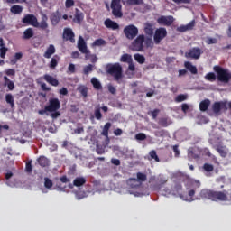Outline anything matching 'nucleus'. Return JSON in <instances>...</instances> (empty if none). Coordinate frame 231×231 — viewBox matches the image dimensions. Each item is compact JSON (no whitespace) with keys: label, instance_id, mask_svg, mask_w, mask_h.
I'll use <instances>...</instances> for the list:
<instances>
[{"label":"nucleus","instance_id":"f257e3e1","mask_svg":"<svg viewBox=\"0 0 231 231\" xmlns=\"http://www.w3.org/2000/svg\"><path fill=\"white\" fill-rule=\"evenodd\" d=\"M214 71L217 73V76L214 72H208L205 76V79L208 80V82H216V79L219 82H223L224 84H228L231 80V72L227 69H223L221 66H214Z\"/></svg>","mask_w":231,"mask_h":231},{"label":"nucleus","instance_id":"f03ea898","mask_svg":"<svg viewBox=\"0 0 231 231\" xmlns=\"http://www.w3.org/2000/svg\"><path fill=\"white\" fill-rule=\"evenodd\" d=\"M146 48H153L154 47V42H152V39L151 38H146L144 34H139L136 39H134L131 45H130V50L132 51H143L145 46Z\"/></svg>","mask_w":231,"mask_h":231},{"label":"nucleus","instance_id":"7ed1b4c3","mask_svg":"<svg viewBox=\"0 0 231 231\" xmlns=\"http://www.w3.org/2000/svg\"><path fill=\"white\" fill-rule=\"evenodd\" d=\"M199 199H210L211 201H227L228 196L223 191H214L204 189L199 192Z\"/></svg>","mask_w":231,"mask_h":231},{"label":"nucleus","instance_id":"20e7f679","mask_svg":"<svg viewBox=\"0 0 231 231\" xmlns=\"http://www.w3.org/2000/svg\"><path fill=\"white\" fill-rule=\"evenodd\" d=\"M106 73L108 75H111V77H114L116 82H119V80H122V79H124V70L120 63L107 64Z\"/></svg>","mask_w":231,"mask_h":231},{"label":"nucleus","instance_id":"39448f33","mask_svg":"<svg viewBox=\"0 0 231 231\" xmlns=\"http://www.w3.org/2000/svg\"><path fill=\"white\" fill-rule=\"evenodd\" d=\"M110 8L115 19H122V17H124V13L122 12V0H112Z\"/></svg>","mask_w":231,"mask_h":231},{"label":"nucleus","instance_id":"423d86ee","mask_svg":"<svg viewBox=\"0 0 231 231\" xmlns=\"http://www.w3.org/2000/svg\"><path fill=\"white\" fill-rule=\"evenodd\" d=\"M124 34L129 41L136 39L138 37V27L135 25L130 24L124 28Z\"/></svg>","mask_w":231,"mask_h":231},{"label":"nucleus","instance_id":"0eeeda50","mask_svg":"<svg viewBox=\"0 0 231 231\" xmlns=\"http://www.w3.org/2000/svg\"><path fill=\"white\" fill-rule=\"evenodd\" d=\"M201 55H203V50H201L199 47H193L189 50V51L185 52L186 59H195V60H198Z\"/></svg>","mask_w":231,"mask_h":231},{"label":"nucleus","instance_id":"6e6552de","mask_svg":"<svg viewBox=\"0 0 231 231\" xmlns=\"http://www.w3.org/2000/svg\"><path fill=\"white\" fill-rule=\"evenodd\" d=\"M60 109V100L57 97H51L49 99V105L46 106V111L48 113H53V111H59Z\"/></svg>","mask_w":231,"mask_h":231},{"label":"nucleus","instance_id":"1a4fd4ad","mask_svg":"<svg viewBox=\"0 0 231 231\" xmlns=\"http://www.w3.org/2000/svg\"><path fill=\"white\" fill-rule=\"evenodd\" d=\"M165 37H167V29L163 27L157 29L153 36L155 44H160V42H162Z\"/></svg>","mask_w":231,"mask_h":231},{"label":"nucleus","instance_id":"9d476101","mask_svg":"<svg viewBox=\"0 0 231 231\" xmlns=\"http://www.w3.org/2000/svg\"><path fill=\"white\" fill-rule=\"evenodd\" d=\"M23 24H27V26H37V16L35 14H26L23 19H22Z\"/></svg>","mask_w":231,"mask_h":231},{"label":"nucleus","instance_id":"9b49d317","mask_svg":"<svg viewBox=\"0 0 231 231\" xmlns=\"http://www.w3.org/2000/svg\"><path fill=\"white\" fill-rule=\"evenodd\" d=\"M157 23L158 24H162L163 26H171L174 23V17L172 15H162L157 19Z\"/></svg>","mask_w":231,"mask_h":231},{"label":"nucleus","instance_id":"f8f14e48","mask_svg":"<svg viewBox=\"0 0 231 231\" xmlns=\"http://www.w3.org/2000/svg\"><path fill=\"white\" fill-rule=\"evenodd\" d=\"M48 15L46 14H42V20L39 23V21L37 20V25L34 26V28H39L40 30H48Z\"/></svg>","mask_w":231,"mask_h":231},{"label":"nucleus","instance_id":"ddd939ff","mask_svg":"<svg viewBox=\"0 0 231 231\" xmlns=\"http://www.w3.org/2000/svg\"><path fill=\"white\" fill-rule=\"evenodd\" d=\"M63 39L64 41H70L71 42H75V32L71 28H65L63 30Z\"/></svg>","mask_w":231,"mask_h":231},{"label":"nucleus","instance_id":"4468645a","mask_svg":"<svg viewBox=\"0 0 231 231\" xmlns=\"http://www.w3.org/2000/svg\"><path fill=\"white\" fill-rule=\"evenodd\" d=\"M78 49L81 53H89V50L88 49L86 41H84V38H82V36L79 37Z\"/></svg>","mask_w":231,"mask_h":231},{"label":"nucleus","instance_id":"2eb2a0df","mask_svg":"<svg viewBox=\"0 0 231 231\" xmlns=\"http://www.w3.org/2000/svg\"><path fill=\"white\" fill-rule=\"evenodd\" d=\"M50 19H51V23L52 26H57V24H59V23H60V19H62V14L58 10L51 14Z\"/></svg>","mask_w":231,"mask_h":231},{"label":"nucleus","instance_id":"dca6fc26","mask_svg":"<svg viewBox=\"0 0 231 231\" xmlns=\"http://www.w3.org/2000/svg\"><path fill=\"white\" fill-rule=\"evenodd\" d=\"M104 24L106 26V28H108L109 30H119L120 29V25L118 24V23L111 20L110 18H107L105 20Z\"/></svg>","mask_w":231,"mask_h":231},{"label":"nucleus","instance_id":"f3484780","mask_svg":"<svg viewBox=\"0 0 231 231\" xmlns=\"http://www.w3.org/2000/svg\"><path fill=\"white\" fill-rule=\"evenodd\" d=\"M82 21H84V13L79 8H76L73 22L77 23V24H80Z\"/></svg>","mask_w":231,"mask_h":231},{"label":"nucleus","instance_id":"a211bd4d","mask_svg":"<svg viewBox=\"0 0 231 231\" xmlns=\"http://www.w3.org/2000/svg\"><path fill=\"white\" fill-rule=\"evenodd\" d=\"M144 33L147 35L146 39H152V36L154 35V28H152V24L145 23Z\"/></svg>","mask_w":231,"mask_h":231},{"label":"nucleus","instance_id":"6ab92c4d","mask_svg":"<svg viewBox=\"0 0 231 231\" xmlns=\"http://www.w3.org/2000/svg\"><path fill=\"white\" fill-rule=\"evenodd\" d=\"M43 79L45 81L48 82V84L53 86L54 88H57V86H59V79L53 78L52 76H50V74H45L43 76Z\"/></svg>","mask_w":231,"mask_h":231},{"label":"nucleus","instance_id":"aec40b11","mask_svg":"<svg viewBox=\"0 0 231 231\" xmlns=\"http://www.w3.org/2000/svg\"><path fill=\"white\" fill-rule=\"evenodd\" d=\"M216 151L220 154L221 158H226L228 156V148L226 146L218 144L216 146Z\"/></svg>","mask_w":231,"mask_h":231},{"label":"nucleus","instance_id":"412c9836","mask_svg":"<svg viewBox=\"0 0 231 231\" xmlns=\"http://www.w3.org/2000/svg\"><path fill=\"white\" fill-rule=\"evenodd\" d=\"M184 68H186V69H188V71L191 75H198V68L196 66L192 65V63L190 61H186L184 63Z\"/></svg>","mask_w":231,"mask_h":231},{"label":"nucleus","instance_id":"4be33fe9","mask_svg":"<svg viewBox=\"0 0 231 231\" xmlns=\"http://www.w3.org/2000/svg\"><path fill=\"white\" fill-rule=\"evenodd\" d=\"M4 86L8 88L9 91H14L15 89V83L10 80L6 76H4Z\"/></svg>","mask_w":231,"mask_h":231},{"label":"nucleus","instance_id":"5701e85b","mask_svg":"<svg viewBox=\"0 0 231 231\" xmlns=\"http://www.w3.org/2000/svg\"><path fill=\"white\" fill-rule=\"evenodd\" d=\"M194 26H196V21H191L189 23L186 25H180L179 27V32H188L189 30H194Z\"/></svg>","mask_w":231,"mask_h":231},{"label":"nucleus","instance_id":"b1692460","mask_svg":"<svg viewBox=\"0 0 231 231\" xmlns=\"http://www.w3.org/2000/svg\"><path fill=\"white\" fill-rule=\"evenodd\" d=\"M225 103L224 102H215L212 106V109H213V113H215V115H217L218 113L221 112V110L223 109V107H225Z\"/></svg>","mask_w":231,"mask_h":231},{"label":"nucleus","instance_id":"393cba45","mask_svg":"<svg viewBox=\"0 0 231 231\" xmlns=\"http://www.w3.org/2000/svg\"><path fill=\"white\" fill-rule=\"evenodd\" d=\"M55 51V46L53 44H51L44 52L43 57L45 59H51V55H53Z\"/></svg>","mask_w":231,"mask_h":231},{"label":"nucleus","instance_id":"a878e982","mask_svg":"<svg viewBox=\"0 0 231 231\" xmlns=\"http://www.w3.org/2000/svg\"><path fill=\"white\" fill-rule=\"evenodd\" d=\"M126 184L130 189H138L140 187V183L134 178L128 179Z\"/></svg>","mask_w":231,"mask_h":231},{"label":"nucleus","instance_id":"bb28decb","mask_svg":"<svg viewBox=\"0 0 231 231\" xmlns=\"http://www.w3.org/2000/svg\"><path fill=\"white\" fill-rule=\"evenodd\" d=\"M33 35H34L33 29L27 28L23 32V35L22 36V39H23L24 41H28V40L32 39V37H33Z\"/></svg>","mask_w":231,"mask_h":231},{"label":"nucleus","instance_id":"cd10ccee","mask_svg":"<svg viewBox=\"0 0 231 231\" xmlns=\"http://www.w3.org/2000/svg\"><path fill=\"white\" fill-rule=\"evenodd\" d=\"M210 107V99H205L199 103V110L205 112Z\"/></svg>","mask_w":231,"mask_h":231},{"label":"nucleus","instance_id":"c85d7f7f","mask_svg":"<svg viewBox=\"0 0 231 231\" xmlns=\"http://www.w3.org/2000/svg\"><path fill=\"white\" fill-rule=\"evenodd\" d=\"M158 124L159 125H161V127H169V125H171L172 122H171V119H169V117H162L159 119Z\"/></svg>","mask_w":231,"mask_h":231},{"label":"nucleus","instance_id":"c756f323","mask_svg":"<svg viewBox=\"0 0 231 231\" xmlns=\"http://www.w3.org/2000/svg\"><path fill=\"white\" fill-rule=\"evenodd\" d=\"M37 162H38L39 165L42 167H48L50 165V160L48 158H46L45 156H40L37 159Z\"/></svg>","mask_w":231,"mask_h":231},{"label":"nucleus","instance_id":"7c9ffc66","mask_svg":"<svg viewBox=\"0 0 231 231\" xmlns=\"http://www.w3.org/2000/svg\"><path fill=\"white\" fill-rule=\"evenodd\" d=\"M74 187H82L86 185V178L84 177H78L73 180Z\"/></svg>","mask_w":231,"mask_h":231},{"label":"nucleus","instance_id":"2f4dec72","mask_svg":"<svg viewBox=\"0 0 231 231\" xmlns=\"http://www.w3.org/2000/svg\"><path fill=\"white\" fill-rule=\"evenodd\" d=\"M5 102L10 105L11 109L15 107V101L14 100V96L12 94L5 95Z\"/></svg>","mask_w":231,"mask_h":231},{"label":"nucleus","instance_id":"473e14b6","mask_svg":"<svg viewBox=\"0 0 231 231\" xmlns=\"http://www.w3.org/2000/svg\"><path fill=\"white\" fill-rule=\"evenodd\" d=\"M59 66V57L55 55L54 57L51 58L50 63H49V68L51 69H55Z\"/></svg>","mask_w":231,"mask_h":231},{"label":"nucleus","instance_id":"72a5a7b5","mask_svg":"<svg viewBox=\"0 0 231 231\" xmlns=\"http://www.w3.org/2000/svg\"><path fill=\"white\" fill-rule=\"evenodd\" d=\"M78 91L80 93L83 98H88V87L80 85L78 87Z\"/></svg>","mask_w":231,"mask_h":231},{"label":"nucleus","instance_id":"f704fd0d","mask_svg":"<svg viewBox=\"0 0 231 231\" xmlns=\"http://www.w3.org/2000/svg\"><path fill=\"white\" fill-rule=\"evenodd\" d=\"M10 12L15 14H23V6L14 5L10 8Z\"/></svg>","mask_w":231,"mask_h":231},{"label":"nucleus","instance_id":"c9c22d12","mask_svg":"<svg viewBox=\"0 0 231 231\" xmlns=\"http://www.w3.org/2000/svg\"><path fill=\"white\" fill-rule=\"evenodd\" d=\"M91 84L95 89H97V90L102 89V84L97 78L91 79Z\"/></svg>","mask_w":231,"mask_h":231},{"label":"nucleus","instance_id":"e433bc0d","mask_svg":"<svg viewBox=\"0 0 231 231\" xmlns=\"http://www.w3.org/2000/svg\"><path fill=\"white\" fill-rule=\"evenodd\" d=\"M136 176V180L140 183V185H142V183H143L147 180V175L145 173L137 172Z\"/></svg>","mask_w":231,"mask_h":231},{"label":"nucleus","instance_id":"4c0bfd02","mask_svg":"<svg viewBox=\"0 0 231 231\" xmlns=\"http://www.w3.org/2000/svg\"><path fill=\"white\" fill-rule=\"evenodd\" d=\"M95 69V65L93 64H88L83 68V74L84 75H89L91 71Z\"/></svg>","mask_w":231,"mask_h":231},{"label":"nucleus","instance_id":"58836bf2","mask_svg":"<svg viewBox=\"0 0 231 231\" xmlns=\"http://www.w3.org/2000/svg\"><path fill=\"white\" fill-rule=\"evenodd\" d=\"M134 59L139 64H144L145 63V56H143L142 54H134Z\"/></svg>","mask_w":231,"mask_h":231},{"label":"nucleus","instance_id":"ea45409f","mask_svg":"<svg viewBox=\"0 0 231 231\" xmlns=\"http://www.w3.org/2000/svg\"><path fill=\"white\" fill-rule=\"evenodd\" d=\"M120 61L127 62L129 64V62H133V57H131V55H129V54H123L121 56Z\"/></svg>","mask_w":231,"mask_h":231},{"label":"nucleus","instance_id":"a19ab883","mask_svg":"<svg viewBox=\"0 0 231 231\" xmlns=\"http://www.w3.org/2000/svg\"><path fill=\"white\" fill-rule=\"evenodd\" d=\"M106 40L99 38L97 39L93 43H92V47L95 48V46H106Z\"/></svg>","mask_w":231,"mask_h":231},{"label":"nucleus","instance_id":"79ce46f5","mask_svg":"<svg viewBox=\"0 0 231 231\" xmlns=\"http://www.w3.org/2000/svg\"><path fill=\"white\" fill-rule=\"evenodd\" d=\"M44 187L45 189H49V190L53 187V181L48 177L44 178Z\"/></svg>","mask_w":231,"mask_h":231},{"label":"nucleus","instance_id":"37998d69","mask_svg":"<svg viewBox=\"0 0 231 231\" xmlns=\"http://www.w3.org/2000/svg\"><path fill=\"white\" fill-rule=\"evenodd\" d=\"M109 129H111V123H106L102 131L103 136H109Z\"/></svg>","mask_w":231,"mask_h":231},{"label":"nucleus","instance_id":"c03bdc74","mask_svg":"<svg viewBox=\"0 0 231 231\" xmlns=\"http://www.w3.org/2000/svg\"><path fill=\"white\" fill-rule=\"evenodd\" d=\"M188 96L187 94H180L175 97V102L180 103V102H185L187 100Z\"/></svg>","mask_w":231,"mask_h":231},{"label":"nucleus","instance_id":"a18cd8bd","mask_svg":"<svg viewBox=\"0 0 231 231\" xmlns=\"http://www.w3.org/2000/svg\"><path fill=\"white\" fill-rule=\"evenodd\" d=\"M167 134V131L165 130H158L154 132V135L157 138H163V136H165Z\"/></svg>","mask_w":231,"mask_h":231},{"label":"nucleus","instance_id":"49530a36","mask_svg":"<svg viewBox=\"0 0 231 231\" xmlns=\"http://www.w3.org/2000/svg\"><path fill=\"white\" fill-rule=\"evenodd\" d=\"M203 170L206 172H212L214 171V165L208 164V163H204Z\"/></svg>","mask_w":231,"mask_h":231},{"label":"nucleus","instance_id":"de8ad7c7","mask_svg":"<svg viewBox=\"0 0 231 231\" xmlns=\"http://www.w3.org/2000/svg\"><path fill=\"white\" fill-rule=\"evenodd\" d=\"M94 115L97 120H102V112H100V107H97L95 109Z\"/></svg>","mask_w":231,"mask_h":231},{"label":"nucleus","instance_id":"09e8293b","mask_svg":"<svg viewBox=\"0 0 231 231\" xmlns=\"http://www.w3.org/2000/svg\"><path fill=\"white\" fill-rule=\"evenodd\" d=\"M149 154L152 160H155V162H160V157H158V154L154 150H152Z\"/></svg>","mask_w":231,"mask_h":231},{"label":"nucleus","instance_id":"8fccbe9b","mask_svg":"<svg viewBox=\"0 0 231 231\" xmlns=\"http://www.w3.org/2000/svg\"><path fill=\"white\" fill-rule=\"evenodd\" d=\"M206 155L208 156V158H212L214 163H216L217 165H219V162L217 161V158L216 157V155H213L210 151H208L206 152Z\"/></svg>","mask_w":231,"mask_h":231},{"label":"nucleus","instance_id":"3c124183","mask_svg":"<svg viewBox=\"0 0 231 231\" xmlns=\"http://www.w3.org/2000/svg\"><path fill=\"white\" fill-rule=\"evenodd\" d=\"M127 5H143V0H126Z\"/></svg>","mask_w":231,"mask_h":231},{"label":"nucleus","instance_id":"603ef678","mask_svg":"<svg viewBox=\"0 0 231 231\" xmlns=\"http://www.w3.org/2000/svg\"><path fill=\"white\" fill-rule=\"evenodd\" d=\"M6 51H8V48L0 47V57H1V59H5V57H6Z\"/></svg>","mask_w":231,"mask_h":231},{"label":"nucleus","instance_id":"864d4df0","mask_svg":"<svg viewBox=\"0 0 231 231\" xmlns=\"http://www.w3.org/2000/svg\"><path fill=\"white\" fill-rule=\"evenodd\" d=\"M196 194V189H192L188 192L189 199L188 201H194V195Z\"/></svg>","mask_w":231,"mask_h":231},{"label":"nucleus","instance_id":"5fc2aeb1","mask_svg":"<svg viewBox=\"0 0 231 231\" xmlns=\"http://www.w3.org/2000/svg\"><path fill=\"white\" fill-rule=\"evenodd\" d=\"M135 138L140 141L147 140V135L143 133H139L135 135Z\"/></svg>","mask_w":231,"mask_h":231},{"label":"nucleus","instance_id":"6e6d98bb","mask_svg":"<svg viewBox=\"0 0 231 231\" xmlns=\"http://www.w3.org/2000/svg\"><path fill=\"white\" fill-rule=\"evenodd\" d=\"M5 75H7V77H15V69H6Z\"/></svg>","mask_w":231,"mask_h":231},{"label":"nucleus","instance_id":"4d7b16f0","mask_svg":"<svg viewBox=\"0 0 231 231\" xmlns=\"http://www.w3.org/2000/svg\"><path fill=\"white\" fill-rule=\"evenodd\" d=\"M25 171L26 172H32V161H28L25 164Z\"/></svg>","mask_w":231,"mask_h":231},{"label":"nucleus","instance_id":"13d9d810","mask_svg":"<svg viewBox=\"0 0 231 231\" xmlns=\"http://www.w3.org/2000/svg\"><path fill=\"white\" fill-rule=\"evenodd\" d=\"M65 6H66V8H71V6H75V1L74 0H66Z\"/></svg>","mask_w":231,"mask_h":231},{"label":"nucleus","instance_id":"bf43d9fd","mask_svg":"<svg viewBox=\"0 0 231 231\" xmlns=\"http://www.w3.org/2000/svg\"><path fill=\"white\" fill-rule=\"evenodd\" d=\"M107 89L111 95H116V88H115L113 85H108Z\"/></svg>","mask_w":231,"mask_h":231},{"label":"nucleus","instance_id":"052dcab7","mask_svg":"<svg viewBox=\"0 0 231 231\" xmlns=\"http://www.w3.org/2000/svg\"><path fill=\"white\" fill-rule=\"evenodd\" d=\"M160 113V109H154L153 111L151 112L152 118L153 120H156L158 118V114Z\"/></svg>","mask_w":231,"mask_h":231},{"label":"nucleus","instance_id":"680f3d73","mask_svg":"<svg viewBox=\"0 0 231 231\" xmlns=\"http://www.w3.org/2000/svg\"><path fill=\"white\" fill-rule=\"evenodd\" d=\"M206 42H207V44H217V39H216V38H208Z\"/></svg>","mask_w":231,"mask_h":231},{"label":"nucleus","instance_id":"e2e57ef3","mask_svg":"<svg viewBox=\"0 0 231 231\" xmlns=\"http://www.w3.org/2000/svg\"><path fill=\"white\" fill-rule=\"evenodd\" d=\"M178 148H179L178 144L173 146V152L175 154V158L180 157V149H178Z\"/></svg>","mask_w":231,"mask_h":231},{"label":"nucleus","instance_id":"0e129e2a","mask_svg":"<svg viewBox=\"0 0 231 231\" xmlns=\"http://www.w3.org/2000/svg\"><path fill=\"white\" fill-rule=\"evenodd\" d=\"M59 94L62 95L63 97H66L68 95V88L63 87L59 90Z\"/></svg>","mask_w":231,"mask_h":231},{"label":"nucleus","instance_id":"69168bd1","mask_svg":"<svg viewBox=\"0 0 231 231\" xmlns=\"http://www.w3.org/2000/svg\"><path fill=\"white\" fill-rule=\"evenodd\" d=\"M60 181H61V183H69V179H68L66 175H63L60 178Z\"/></svg>","mask_w":231,"mask_h":231},{"label":"nucleus","instance_id":"338daca9","mask_svg":"<svg viewBox=\"0 0 231 231\" xmlns=\"http://www.w3.org/2000/svg\"><path fill=\"white\" fill-rule=\"evenodd\" d=\"M128 64H129V66H128L129 71H135L136 70V67L134 66V63H133V61L129 62Z\"/></svg>","mask_w":231,"mask_h":231},{"label":"nucleus","instance_id":"774afa93","mask_svg":"<svg viewBox=\"0 0 231 231\" xmlns=\"http://www.w3.org/2000/svg\"><path fill=\"white\" fill-rule=\"evenodd\" d=\"M181 111H183L184 113H187V111H189V106L187 105V103L181 105Z\"/></svg>","mask_w":231,"mask_h":231}]
</instances>
